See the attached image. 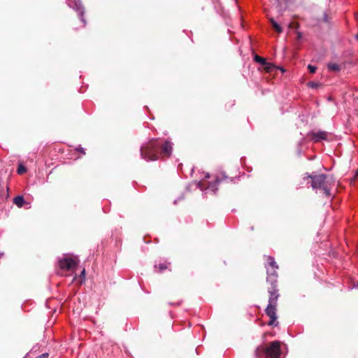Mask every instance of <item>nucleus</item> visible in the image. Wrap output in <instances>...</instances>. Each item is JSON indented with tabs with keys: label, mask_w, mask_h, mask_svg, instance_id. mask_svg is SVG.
I'll return each mask as SVG.
<instances>
[{
	"label": "nucleus",
	"mask_w": 358,
	"mask_h": 358,
	"mask_svg": "<svg viewBox=\"0 0 358 358\" xmlns=\"http://www.w3.org/2000/svg\"><path fill=\"white\" fill-rule=\"evenodd\" d=\"M254 59L255 62L261 64L262 66L266 64V59L259 55H255Z\"/></svg>",
	"instance_id": "nucleus-12"
},
{
	"label": "nucleus",
	"mask_w": 358,
	"mask_h": 358,
	"mask_svg": "<svg viewBox=\"0 0 358 358\" xmlns=\"http://www.w3.org/2000/svg\"><path fill=\"white\" fill-rule=\"evenodd\" d=\"M167 264L161 263L158 266H155V268H158L160 271H162L167 268Z\"/></svg>",
	"instance_id": "nucleus-15"
},
{
	"label": "nucleus",
	"mask_w": 358,
	"mask_h": 358,
	"mask_svg": "<svg viewBox=\"0 0 358 358\" xmlns=\"http://www.w3.org/2000/svg\"><path fill=\"white\" fill-rule=\"evenodd\" d=\"M267 278L266 281L271 285H277V279H278V269H271L267 268Z\"/></svg>",
	"instance_id": "nucleus-7"
},
{
	"label": "nucleus",
	"mask_w": 358,
	"mask_h": 358,
	"mask_svg": "<svg viewBox=\"0 0 358 358\" xmlns=\"http://www.w3.org/2000/svg\"><path fill=\"white\" fill-rule=\"evenodd\" d=\"M2 255H3L2 253H0V257L2 256Z\"/></svg>",
	"instance_id": "nucleus-24"
},
{
	"label": "nucleus",
	"mask_w": 358,
	"mask_h": 358,
	"mask_svg": "<svg viewBox=\"0 0 358 358\" xmlns=\"http://www.w3.org/2000/svg\"><path fill=\"white\" fill-rule=\"evenodd\" d=\"M71 6L78 12V15H80V20L82 21H84V19H83L84 8H83L80 1L75 0Z\"/></svg>",
	"instance_id": "nucleus-8"
},
{
	"label": "nucleus",
	"mask_w": 358,
	"mask_h": 358,
	"mask_svg": "<svg viewBox=\"0 0 358 358\" xmlns=\"http://www.w3.org/2000/svg\"><path fill=\"white\" fill-rule=\"evenodd\" d=\"M78 260L77 257H66L59 261V266L61 269L66 271L73 270L78 265Z\"/></svg>",
	"instance_id": "nucleus-5"
},
{
	"label": "nucleus",
	"mask_w": 358,
	"mask_h": 358,
	"mask_svg": "<svg viewBox=\"0 0 358 358\" xmlns=\"http://www.w3.org/2000/svg\"><path fill=\"white\" fill-rule=\"evenodd\" d=\"M222 180V179L217 178V180H215V183H216V184H218V183H220Z\"/></svg>",
	"instance_id": "nucleus-21"
},
{
	"label": "nucleus",
	"mask_w": 358,
	"mask_h": 358,
	"mask_svg": "<svg viewBox=\"0 0 358 358\" xmlns=\"http://www.w3.org/2000/svg\"><path fill=\"white\" fill-rule=\"evenodd\" d=\"M356 38L358 40V34L356 36Z\"/></svg>",
	"instance_id": "nucleus-23"
},
{
	"label": "nucleus",
	"mask_w": 358,
	"mask_h": 358,
	"mask_svg": "<svg viewBox=\"0 0 358 358\" xmlns=\"http://www.w3.org/2000/svg\"><path fill=\"white\" fill-rule=\"evenodd\" d=\"M310 86H312V87H315V85L314 83H311V84H310Z\"/></svg>",
	"instance_id": "nucleus-22"
},
{
	"label": "nucleus",
	"mask_w": 358,
	"mask_h": 358,
	"mask_svg": "<svg viewBox=\"0 0 358 358\" xmlns=\"http://www.w3.org/2000/svg\"><path fill=\"white\" fill-rule=\"evenodd\" d=\"M328 68L330 70L334 71L340 70V66L337 64H334H334H328Z\"/></svg>",
	"instance_id": "nucleus-13"
},
{
	"label": "nucleus",
	"mask_w": 358,
	"mask_h": 358,
	"mask_svg": "<svg viewBox=\"0 0 358 358\" xmlns=\"http://www.w3.org/2000/svg\"><path fill=\"white\" fill-rule=\"evenodd\" d=\"M357 20H358V15L357 16Z\"/></svg>",
	"instance_id": "nucleus-25"
},
{
	"label": "nucleus",
	"mask_w": 358,
	"mask_h": 358,
	"mask_svg": "<svg viewBox=\"0 0 358 358\" xmlns=\"http://www.w3.org/2000/svg\"><path fill=\"white\" fill-rule=\"evenodd\" d=\"M268 264L270 266L269 268L271 269H278V266L277 265L276 262H275V259L272 257H268L267 258Z\"/></svg>",
	"instance_id": "nucleus-10"
},
{
	"label": "nucleus",
	"mask_w": 358,
	"mask_h": 358,
	"mask_svg": "<svg viewBox=\"0 0 358 358\" xmlns=\"http://www.w3.org/2000/svg\"><path fill=\"white\" fill-rule=\"evenodd\" d=\"M48 353H43L38 356L37 358H48Z\"/></svg>",
	"instance_id": "nucleus-19"
},
{
	"label": "nucleus",
	"mask_w": 358,
	"mask_h": 358,
	"mask_svg": "<svg viewBox=\"0 0 358 358\" xmlns=\"http://www.w3.org/2000/svg\"><path fill=\"white\" fill-rule=\"evenodd\" d=\"M17 173L22 174L26 171V169L24 166L20 165L17 168Z\"/></svg>",
	"instance_id": "nucleus-16"
},
{
	"label": "nucleus",
	"mask_w": 358,
	"mask_h": 358,
	"mask_svg": "<svg viewBox=\"0 0 358 358\" xmlns=\"http://www.w3.org/2000/svg\"><path fill=\"white\" fill-rule=\"evenodd\" d=\"M269 293L268 304L265 310L266 314L270 317V320L268 322V325L273 326L277 325V316H276V307L277 301L279 297L278 289H277V285H271L268 289Z\"/></svg>",
	"instance_id": "nucleus-2"
},
{
	"label": "nucleus",
	"mask_w": 358,
	"mask_h": 358,
	"mask_svg": "<svg viewBox=\"0 0 358 358\" xmlns=\"http://www.w3.org/2000/svg\"><path fill=\"white\" fill-rule=\"evenodd\" d=\"M172 143L169 141L162 142L152 139L141 148V155L147 161H155L160 157H168L172 152Z\"/></svg>",
	"instance_id": "nucleus-1"
},
{
	"label": "nucleus",
	"mask_w": 358,
	"mask_h": 358,
	"mask_svg": "<svg viewBox=\"0 0 358 358\" xmlns=\"http://www.w3.org/2000/svg\"><path fill=\"white\" fill-rule=\"evenodd\" d=\"M357 287H358V284H357Z\"/></svg>",
	"instance_id": "nucleus-27"
},
{
	"label": "nucleus",
	"mask_w": 358,
	"mask_h": 358,
	"mask_svg": "<svg viewBox=\"0 0 358 358\" xmlns=\"http://www.w3.org/2000/svg\"><path fill=\"white\" fill-rule=\"evenodd\" d=\"M271 22L272 24L273 27L277 32L281 33L282 31V29L280 24H278L273 19H271Z\"/></svg>",
	"instance_id": "nucleus-11"
},
{
	"label": "nucleus",
	"mask_w": 358,
	"mask_h": 358,
	"mask_svg": "<svg viewBox=\"0 0 358 358\" xmlns=\"http://www.w3.org/2000/svg\"><path fill=\"white\" fill-rule=\"evenodd\" d=\"M308 70L310 71V73H314L316 71V69L317 68L315 66H312V65L309 64L308 66Z\"/></svg>",
	"instance_id": "nucleus-17"
},
{
	"label": "nucleus",
	"mask_w": 358,
	"mask_h": 358,
	"mask_svg": "<svg viewBox=\"0 0 358 358\" xmlns=\"http://www.w3.org/2000/svg\"><path fill=\"white\" fill-rule=\"evenodd\" d=\"M312 187L315 189H320L326 197H330L331 190L334 185V180L331 177L324 174H320L311 177Z\"/></svg>",
	"instance_id": "nucleus-3"
},
{
	"label": "nucleus",
	"mask_w": 358,
	"mask_h": 358,
	"mask_svg": "<svg viewBox=\"0 0 358 358\" xmlns=\"http://www.w3.org/2000/svg\"><path fill=\"white\" fill-rule=\"evenodd\" d=\"M358 176V169L356 170L355 173V176L351 181V183L352 182V181L354 182L355 180H356V178Z\"/></svg>",
	"instance_id": "nucleus-20"
},
{
	"label": "nucleus",
	"mask_w": 358,
	"mask_h": 358,
	"mask_svg": "<svg viewBox=\"0 0 358 358\" xmlns=\"http://www.w3.org/2000/svg\"><path fill=\"white\" fill-rule=\"evenodd\" d=\"M280 343L279 341L271 342L268 347L259 346L255 351V356L257 358H262L266 356L269 358H278L280 355Z\"/></svg>",
	"instance_id": "nucleus-4"
},
{
	"label": "nucleus",
	"mask_w": 358,
	"mask_h": 358,
	"mask_svg": "<svg viewBox=\"0 0 358 358\" xmlns=\"http://www.w3.org/2000/svg\"><path fill=\"white\" fill-rule=\"evenodd\" d=\"M13 203L18 207L21 208L24 203V199L22 196H17L13 199Z\"/></svg>",
	"instance_id": "nucleus-9"
},
{
	"label": "nucleus",
	"mask_w": 358,
	"mask_h": 358,
	"mask_svg": "<svg viewBox=\"0 0 358 358\" xmlns=\"http://www.w3.org/2000/svg\"><path fill=\"white\" fill-rule=\"evenodd\" d=\"M278 1H279L280 0H277Z\"/></svg>",
	"instance_id": "nucleus-26"
},
{
	"label": "nucleus",
	"mask_w": 358,
	"mask_h": 358,
	"mask_svg": "<svg viewBox=\"0 0 358 358\" xmlns=\"http://www.w3.org/2000/svg\"><path fill=\"white\" fill-rule=\"evenodd\" d=\"M328 134L324 131H311L308 134V136L315 143L320 142L322 140L327 139Z\"/></svg>",
	"instance_id": "nucleus-6"
},
{
	"label": "nucleus",
	"mask_w": 358,
	"mask_h": 358,
	"mask_svg": "<svg viewBox=\"0 0 358 358\" xmlns=\"http://www.w3.org/2000/svg\"><path fill=\"white\" fill-rule=\"evenodd\" d=\"M263 66L264 67L265 70L268 72L271 71L272 69H273V66L271 63L268 62H266V64H264Z\"/></svg>",
	"instance_id": "nucleus-14"
},
{
	"label": "nucleus",
	"mask_w": 358,
	"mask_h": 358,
	"mask_svg": "<svg viewBox=\"0 0 358 358\" xmlns=\"http://www.w3.org/2000/svg\"><path fill=\"white\" fill-rule=\"evenodd\" d=\"M80 277L82 279V282L85 281V268H83V271H81Z\"/></svg>",
	"instance_id": "nucleus-18"
}]
</instances>
